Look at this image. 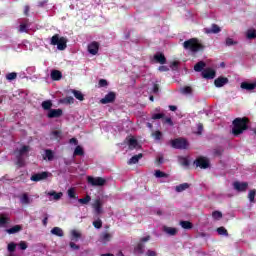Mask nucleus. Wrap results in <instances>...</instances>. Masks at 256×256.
<instances>
[{"mask_svg": "<svg viewBox=\"0 0 256 256\" xmlns=\"http://www.w3.org/2000/svg\"><path fill=\"white\" fill-rule=\"evenodd\" d=\"M249 118L247 117H238L235 118L232 122V134L235 137H238V135H243L247 129H249Z\"/></svg>", "mask_w": 256, "mask_h": 256, "instance_id": "obj_1", "label": "nucleus"}, {"mask_svg": "<svg viewBox=\"0 0 256 256\" xmlns=\"http://www.w3.org/2000/svg\"><path fill=\"white\" fill-rule=\"evenodd\" d=\"M184 49L187 51H191L192 53H198V51H203L205 49V45H203L201 42H199V39L197 38H191L189 40H186L183 43Z\"/></svg>", "mask_w": 256, "mask_h": 256, "instance_id": "obj_2", "label": "nucleus"}, {"mask_svg": "<svg viewBox=\"0 0 256 256\" xmlns=\"http://www.w3.org/2000/svg\"><path fill=\"white\" fill-rule=\"evenodd\" d=\"M50 45H57L59 51H65L67 49V38L55 34L51 38Z\"/></svg>", "mask_w": 256, "mask_h": 256, "instance_id": "obj_3", "label": "nucleus"}, {"mask_svg": "<svg viewBox=\"0 0 256 256\" xmlns=\"http://www.w3.org/2000/svg\"><path fill=\"white\" fill-rule=\"evenodd\" d=\"M172 149H189V141L185 138H175L170 141Z\"/></svg>", "mask_w": 256, "mask_h": 256, "instance_id": "obj_4", "label": "nucleus"}, {"mask_svg": "<svg viewBox=\"0 0 256 256\" xmlns=\"http://www.w3.org/2000/svg\"><path fill=\"white\" fill-rule=\"evenodd\" d=\"M87 182L92 185V187H103V185H105V183H107V180H105L102 177H92V176H88L87 177Z\"/></svg>", "mask_w": 256, "mask_h": 256, "instance_id": "obj_5", "label": "nucleus"}, {"mask_svg": "<svg viewBox=\"0 0 256 256\" xmlns=\"http://www.w3.org/2000/svg\"><path fill=\"white\" fill-rule=\"evenodd\" d=\"M117 99V93L115 92H109L108 94L105 95L104 98L100 100V103L102 105H107L109 103H115V100Z\"/></svg>", "mask_w": 256, "mask_h": 256, "instance_id": "obj_6", "label": "nucleus"}, {"mask_svg": "<svg viewBox=\"0 0 256 256\" xmlns=\"http://www.w3.org/2000/svg\"><path fill=\"white\" fill-rule=\"evenodd\" d=\"M194 165H196V167H199L200 169H208L209 167V160L203 156L198 157L195 161H194Z\"/></svg>", "mask_w": 256, "mask_h": 256, "instance_id": "obj_7", "label": "nucleus"}, {"mask_svg": "<svg viewBox=\"0 0 256 256\" xmlns=\"http://www.w3.org/2000/svg\"><path fill=\"white\" fill-rule=\"evenodd\" d=\"M49 177V172H40L33 174L30 177V181H34L35 183H39V181H45Z\"/></svg>", "mask_w": 256, "mask_h": 256, "instance_id": "obj_8", "label": "nucleus"}, {"mask_svg": "<svg viewBox=\"0 0 256 256\" xmlns=\"http://www.w3.org/2000/svg\"><path fill=\"white\" fill-rule=\"evenodd\" d=\"M63 115V110L61 108L58 109H50L47 113L48 119H59Z\"/></svg>", "mask_w": 256, "mask_h": 256, "instance_id": "obj_9", "label": "nucleus"}, {"mask_svg": "<svg viewBox=\"0 0 256 256\" xmlns=\"http://www.w3.org/2000/svg\"><path fill=\"white\" fill-rule=\"evenodd\" d=\"M233 187L239 193H243L247 191V188L249 187V183L236 181L233 183Z\"/></svg>", "mask_w": 256, "mask_h": 256, "instance_id": "obj_10", "label": "nucleus"}, {"mask_svg": "<svg viewBox=\"0 0 256 256\" xmlns=\"http://www.w3.org/2000/svg\"><path fill=\"white\" fill-rule=\"evenodd\" d=\"M217 72L212 68H206L202 71V77L204 79H215Z\"/></svg>", "mask_w": 256, "mask_h": 256, "instance_id": "obj_11", "label": "nucleus"}, {"mask_svg": "<svg viewBox=\"0 0 256 256\" xmlns=\"http://www.w3.org/2000/svg\"><path fill=\"white\" fill-rule=\"evenodd\" d=\"M88 53H90V55H97V53H99V42L93 41L88 44Z\"/></svg>", "mask_w": 256, "mask_h": 256, "instance_id": "obj_12", "label": "nucleus"}, {"mask_svg": "<svg viewBox=\"0 0 256 256\" xmlns=\"http://www.w3.org/2000/svg\"><path fill=\"white\" fill-rule=\"evenodd\" d=\"M227 83H229V78L223 76H220L214 80V85L218 88L225 87Z\"/></svg>", "mask_w": 256, "mask_h": 256, "instance_id": "obj_13", "label": "nucleus"}, {"mask_svg": "<svg viewBox=\"0 0 256 256\" xmlns=\"http://www.w3.org/2000/svg\"><path fill=\"white\" fill-rule=\"evenodd\" d=\"M92 207L97 215H101V213H103V202L101 199H96L92 204Z\"/></svg>", "mask_w": 256, "mask_h": 256, "instance_id": "obj_14", "label": "nucleus"}, {"mask_svg": "<svg viewBox=\"0 0 256 256\" xmlns=\"http://www.w3.org/2000/svg\"><path fill=\"white\" fill-rule=\"evenodd\" d=\"M204 33H206V35L221 33V27L217 24H212V28H204Z\"/></svg>", "mask_w": 256, "mask_h": 256, "instance_id": "obj_15", "label": "nucleus"}, {"mask_svg": "<svg viewBox=\"0 0 256 256\" xmlns=\"http://www.w3.org/2000/svg\"><path fill=\"white\" fill-rule=\"evenodd\" d=\"M50 139H54L55 141H61L63 139V131L54 130L50 133Z\"/></svg>", "mask_w": 256, "mask_h": 256, "instance_id": "obj_16", "label": "nucleus"}, {"mask_svg": "<svg viewBox=\"0 0 256 256\" xmlns=\"http://www.w3.org/2000/svg\"><path fill=\"white\" fill-rule=\"evenodd\" d=\"M50 77L52 81H61V79H63V73L59 70H52Z\"/></svg>", "mask_w": 256, "mask_h": 256, "instance_id": "obj_17", "label": "nucleus"}, {"mask_svg": "<svg viewBox=\"0 0 256 256\" xmlns=\"http://www.w3.org/2000/svg\"><path fill=\"white\" fill-rule=\"evenodd\" d=\"M154 61L160 63V65H165V63H167V58H165L163 53H157L154 55Z\"/></svg>", "mask_w": 256, "mask_h": 256, "instance_id": "obj_18", "label": "nucleus"}, {"mask_svg": "<svg viewBox=\"0 0 256 256\" xmlns=\"http://www.w3.org/2000/svg\"><path fill=\"white\" fill-rule=\"evenodd\" d=\"M240 87L246 91H253L256 88V83L242 82Z\"/></svg>", "mask_w": 256, "mask_h": 256, "instance_id": "obj_19", "label": "nucleus"}, {"mask_svg": "<svg viewBox=\"0 0 256 256\" xmlns=\"http://www.w3.org/2000/svg\"><path fill=\"white\" fill-rule=\"evenodd\" d=\"M163 231L164 233H167V235H170L171 237H175V235H177V228L164 226Z\"/></svg>", "mask_w": 256, "mask_h": 256, "instance_id": "obj_20", "label": "nucleus"}, {"mask_svg": "<svg viewBox=\"0 0 256 256\" xmlns=\"http://www.w3.org/2000/svg\"><path fill=\"white\" fill-rule=\"evenodd\" d=\"M30 147L27 145L22 146L19 150H16V156L23 157L24 155H27L29 153Z\"/></svg>", "mask_w": 256, "mask_h": 256, "instance_id": "obj_21", "label": "nucleus"}, {"mask_svg": "<svg viewBox=\"0 0 256 256\" xmlns=\"http://www.w3.org/2000/svg\"><path fill=\"white\" fill-rule=\"evenodd\" d=\"M205 67H207V64L204 61H199L194 65V71L201 73V71H204L203 69H205Z\"/></svg>", "mask_w": 256, "mask_h": 256, "instance_id": "obj_22", "label": "nucleus"}, {"mask_svg": "<svg viewBox=\"0 0 256 256\" xmlns=\"http://www.w3.org/2000/svg\"><path fill=\"white\" fill-rule=\"evenodd\" d=\"M128 147L130 151H133V149H137V147H139V142L137 141V139L132 137L128 140Z\"/></svg>", "mask_w": 256, "mask_h": 256, "instance_id": "obj_23", "label": "nucleus"}, {"mask_svg": "<svg viewBox=\"0 0 256 256\" xmlns=\"http://www.w3.org/2000/svg\"><path fill=\"white\" fill-rule=\"evenodd\" d=\"M43 159L48 160V161H53V159H55V153H53V150L46 149L45 150V155L43 156Z\"/></svg>", "mask_w": 256, "mask_h": 256, "instance_id": "obj_24", "label": "nucleus"}, {"mask_svg": "<svg viewBox=\"0 0 256 256\" xmlns=\"http://www.w3.org/2000/svg\"><path fill=\"white\" fill-rule=\"evenodd\" d=\"M23 227L21 225H15L10 229L6 230V233H8L9 235H15V233H19V231H22Z\"/></svg>", "mask_w": 256, "mask_h": 256, "instance_id": "obj_25", "label": "nucleus"}, {"mask_svg": "<svg viewBox=\"0 0 256 256\" xmlns=\"http://www.w3.org/2000/svg\"><path fill=\"white\" fill-rule=\"evenodd\" d=\"M139 159H143L142 153L132 156L128 161V165H135L136 163H139Z\"/></svg>", "mask_w": 256, "mask_h": 256, "instance_id": "obj_26", "label": "nucleus"}, {"mask_svg": "<svg viewBox=\"0 0 256 256\" xmlns=\"http://www.w3.org/2000/svg\"><path fill=\"white\" fill-rule=\"evenodd\" d=\"M113 236L110 234V233H107V232H103L101 235H100V241H102V243H109V241H111V238Z\"/></svg>", "mask_w": 256, "mask_h": 256, "instance_id": "obj_27", "label": "nucleus"}, {"mask_svg": "<svg viewBox=\"0 0 256 256\" xmlns=\"http://www.w3.org/2000/svg\"><path fill=\"white\" fill-rule=\"evenodd\" d=\"M11 219L7 217L5 214H0V227H5V225H9Z\"/></svg>", "mask_w": 256, "mask_h": 256, "instance_id": "obj_28", "label": "nucleus"}, {"mask_svg": "<svg viewBox=\"0 0 256 256\" xmlns=\"http://www.w3.org/2000/svg\"><path fill=\"white\" fill-rule=\"evenodd\" d=\"M134 251L139 253V255H143V253H145V244H143V242H139L134 248Z\"/></svg>", "mask_w": 256, "mask_h": 256, "instance_id": "obj_29", "label": "nucleus"}, {"mask_svg": "<svg viewBox=\"0 0 256 256\" xmlns=\"http://www.w3.org/2000/svg\"><path fill=\"white\" fill-rule=\"evenodd\" d=\"M29 20H25V23H21L19 26V32L20 33H28L29 31V24H28Z\"/></svg>", "mask_w": 256, "mask_h": 256, "instance_id": "obj_30", "label": "nucleus"}, {"mask_svg": "<svg viewBox=\"0 0 256 256\" xmlns=\"http://www.w3.org/2000/svg\"><path fill=\"white\" fill-rule=\"evenodd\" d=\"M51 107H53V102H51V100L42 102V109H44V111H51Z\"/></svg>", "mask_w": 256, "mask_h": 256, "instance_id": "obj_31", "label": "nucleus"}, {"mask_svg": "<svg viewBox=\"0 0 256 256\" xmlns=\"http://www.w3.org/2000/svg\"><path fill=\"white\" fill-rule=\"evenodd\" d=\"M72 93L75 97V99H78V101H85V96L83 93L79 90H72Z\"/></svg>", "mask_w": 256, "mask_h": 256, "instance_id": "obj_32", "label": "nucleus"}, {"mask_svg": "<svg viewBox=\"0 0 256 256\" xmlns=\"http://www.w3.org/2000/svg\"><path fill=\"white\" fill-rule=\"evenodd\" d=\"M74 157H83V155H85V151L83 150V147L81 146H76L74 153H73Z\"/></svg>", "mask_w": 256, "mask_h": 256, "instance_id": "obj_33", "label": "nucleus"}, {"mask_svg": "<svg viewBox=\"0 0 256 256\" xmlns=\"http://www.w3.org/2000/svg\"><path fill=\"white\" fill-rule=\"evenodd\" d=\"M52 235H56V237H63L64 233H63V229H61L60 227H54L51 230Z\"/></svg>", "mask_w": 256, "mask_h": 256, "instance_id": "obj_34", "label": "nucleus"}, {"mask_svg": "<svg viewBox=\"0 0 256 256\" xmlns=\"http://www.w3.org/2000/svg\"><path fill=\"white\" fill-rule=\"evenodd\" d=\"M20 203H22V205H29L31 203V199H29V195L27 193L22 194Z\"/></svg>", "mask_w": 256, "mask_h": 256, "instance_id": "obj_35", "label": "nucleus"}, {"mask_svg": "<svg viewBox=\"0 0 256 256\" xmlns=\"http://www.w3.org/2000/svg\"><path fill=\"white\" fill-rule=\"evenodd\" d=\"M48 195L50 197H54V201H59V199H61L63 197V192H55V191H52V192H49Z\"/></svg>", "mask_w": 256, "mask_h": 256, "instance_id": "obj_36", "label": "nucleus"}, {"mask_svg": "<svg viewBox=\"0 0 256 256\" xmlns=\"http://www.w3.org/2000/svg\"><path fill=\"white\" fill-rule=\"evenodd\" d=\"M16 165L17 167L21 168V167H25V158L23 156H17L16 155Z\"/></svg>", "mask_w": 256, "mask_h": 256, "instance_id": "obj_37", "label": "nucleus"}, {"mask_svg": "<svg viewBox=\"0 0 256 256\" xmlns=\"http://www.w3.org/2000/svg\"><path fill=\"white\" fill-rule=\"evenodd\" d=\"M67 195L70 199H79L77 193L75 192V188H69L67 191Z\"/></svg>", "mask_w": 256, "mask_h": 256, "instance_id": "obj_38", "label": "nucleus"}, {"mask_svg": "<svg viewBox=\"0 0 256 256\" xmlns=\"http://www.w3.org/2000/svg\"><path fill=\"white\" fill-rule=\"evenodd\" d=\"M186 189H189V183H183L176 186L177 193H182V191H185Z\"/></svg>", "mask_w": 256, "mask_h": 256, "instance_id": "obj_39", "label": "nucleus"}, {"mask_svg": "<svg viewBox=\"0 0 256 256\" xmlns=\"http://www.w3.org/2000/svg\"><path fill=\"white\" fill-rule=\"evenodd\" d=\"M90 201H91V196L89 195H86V197L84 198L78 199V203H80V205H89Z\"/></svg>", "mask_w": 256, "mask_h": 256, "instance_id": "obj_40", "label": "nucleus"}, {"mask_svg": "<svg viewBox=\"0 0 256 256\" xmlns=\"http://www.w3.org/2000/svg\"><path fill=\"white\" fill-rule=\"evenodd\" d=\"M216 231H217L218 235H223L224 237H229V232L223 226L217 228Z\"/></svg>", "mask_w": 256, "mask_h": 256, "instance_id": "obj_41", "label": "nucleus"}, {"mask_svg": "<svg viewBox=\"0 0 256 256\" xmlns=\"http://www.w3.org/2000/svg\"><path fill=\"white\" fill-rule=\"evenodd\" d=\"M155 177L157 179L167 178V177H169V174H167V173H165V172H163L161 170H156L155 171Z\"/></svg>", "mask_w": 256, "mask_h": 256, "instance_id": "obj_42", "label": "nucleus"}, {"mask_svg": "<svg viewBox=\"0 0 256 256\" xmlns=\"http://www.w3.org/2000/svg\"><path fill=\"white\" fill-rule=\"evenodd\" d=\"M182 229H193V223L189 221H180Z\"/></svg>", "mask_w": 256, "mask_h": 256, "instance_id": "obj_43", "label": "nucleus"}, {"mask_svg": "<svg viewBox=\"0 0 256 256\" xmlns=\"http://www.w3.org/2000/svg\"><path fill=\"white\" fill-rule=\"evenodd\" d=\"M71 235V241H79V239H81V234L77 230H72Z\"/></svg>", "mask_w": 256, "mask_h": 256, "instance_id": "obj_44", "label": "nucleus"}, {"mask_svg": "<svg viewBox=\"0 0 256 256\" xmlns=\"http://www.w3.org/2000/svg\"><path fill=\"white\" fill-rule=\"evenodd\" d=\"M60 102L65 103L66 105H73V103H75V98H73L72 96H68L62 99Z\"/></svg>", "mask_w": 256, "mask_h": 256, "instance_id": "obj_45", "label": "nucleus"}, {"mask_svg": "<svg viewBox=\"0 0 256 256\" xmlns=\"http://www.w3.org/2000/svg\"><path fill=\"white\" fill-rule=\"evenodd\" d=\"M247 39H256V30L255 29H249L246 33Z\"/></svg>", "mask_w": 256, "mask_h": 256, "instance_id": "obj_46", "label": "nucleus"}, {"mask_svg": "<svg viewBox=\"0 0 256 256\" xmlns=\"http://www.w3.org/2000/svg\"><path fill=\"white\" fill-rule=\"evenodd\" d=\"M212 217L213 219H215L216 221H219V219L223 218V213H221V211H213L212 212Z\"/></svg>", "mask_w": 256, "mask_h": 256, "instance_id": "obj_47", "label": "nucleus"}, {"mask_svg": "<svg viewBox=\"0 0 256 256\" xmlns=\"http://www.w3.org/2000/svg\"><path fill=\"white\" fill-rule=\"evenodd\" d=\"M15 249H17V244L15 242H11L7 246V250L9 253H15Z\"/></svg>", "mask_w": 256, "mask_h": 256, "instance_id": "obj_48", "label": "nucleus"}, {"mask_svg": "<svg viewBox=\"0 0 256 256\" xmlns=\"http://www.w3.org/2000/svg\"><path fill=\"white\" fill-rule=\"evenodd\" d=\"M6 79L7 81H15V79H17V73L12 72V73L6 74Z\"/></svg>", "mask_w": 256, "mask_h": 256, "instance_id": "obj_49", "label": "nucleus"}, {"mask_svg": "<svg viewBox=\"0 0 256 256\" xmlns=\"http://www.w3.org/2000/svg\"><path fill=\"white\" fill-rule=\"evenodd\" d=\"M182 93L184 95H191V93H193V88H191V86H185L182 88Z\"/></svg>", "mask_w": 256, "mask_h": 256, "instance_id": "obj_50", "label": "nucleus"}, {"mask_svg": "<svg viewBox=\"0 0 256 256\" xmlns=\"http://www.w3.org/2000/svg\"><path fill=\"white\" fill-rule=\"evenodd\" d=\"M255 195H256V190H250L249 194H248V198L250 203H253L255 201Z\"/></svg>", "mask_w": 256, "mask_h": 256, "instance_id": "obj_51", "label": "nucleus"}, {"mask_svg": "<svg viewBox=\"0 0 256 256\" xmlns=\"http://www.w3.org/2000/svg\"><path fill=\"white\" fill-rule=\"evenodd\" d=\"M93 227H95V229H101V227H103V221H101V219L94 221Z\"/></svg>", "mask_w": 256, "mask_h": 256, "instance_id": "obj_52", "label": "nucleus"}, {"mask_svg": "<svg viewBox=\"0 0 256 256\" xmlns=\"http://www.w3.org/2000/svg\"><path fill=\"white\" fill-rule=\"evenodd\" d=\"M180 164L183 167H189V159L185 158V157H181L180 158Z\"/></svg>", "mask_w": 256, "mask_h": 256, "instance_id": "obj_53", "label": "nucleus"}, {"mask_svg": "<svg viewBox=\"0 0 256 256\" xmlns=\"http://www.w3.org/2000/svg\"><path fill=\"white\" fill-rule=\"evenodd\" d=\"M170 69H172V71H177V69H179V61H173L170 64Z\"/></svg>", "mask_w": 256, "mask_h": 256, "instance_id": "obj_54", "label": "nucleus"}, {"mask_svg": "<svg viewBox=\"0 0 256 256\" xmlns=\"http://www.w3.org/2000/svg\"><path fill=\"white\" fill-rule=\"evenodd\" d=\"M165 114L164 113H157L152 115V119L157 120V119H164Z\"/></svg>", "mask_w": 256, "mask_h": 256, "instance_id": "obj_55", "label": "nucleus"}, {"mask_svg": "<svg viewBox=\"0 0 256 256\" xmlns=\"http://www.w3.org/2000/svg\"><path fill=\"white\" fill-rule=\"evenodd\" d=\"M98 85H99V87H107V85H109V83L105 79H100L98 82Z\"/></svg>", "mask_w": 256, "mask_h": 256, "instance_id": "obj_56", "label": "nucleus"}, {"mask_svg": "<svg viewBox=\"0 0 256 256\" xmlns=\"http://www.w3.org/2000/svg\"><path fill=\"white\" fill-rule=\"evenodd\" d=\"M19 245V248L22 250V251H25V249H27V242L25 241H20V243L18 244Z\"/></svg>", "mask_w": 256, "mask_h": 256, "instance_id": "obj_57", "label": "nucleus"}, {"mask_svg": "<svg viewBox=\"0 0 256 256\" xmlns=\"http://www.w3.org/2000/svg\"><path fill=\"white\" fill-rule=\"evenodd\" d=\"M226 45L231 47V45H237V42L233 41L231 38H226Z\"/></svg>", "mask_w": 256, "mask_h": 256, "instance_id": "obj_58", "label": "nucleus"}, {"mask_svg": "<svg viewBox=\"0 0 256 256\" xmlns=\"http://www.w3.org/2000/svg\"><path fill=\"white\" fill-rule=\"evenodd\" d=\"M71 249H74L75 251H79V249H81V247L77 244H75L74 242H70L69 243Z\"/></svg>", "mask_w": 256, "mask_h": 256, "instance_id": "obj_59", "label": "nucleus"}, {"mask_svg": "<svg viewBox=\"0 0 256 256\" xmlns=\"http://www.w3.org/2000/svg\"><path fill=\"white\" fill-rule=\"evenodd\" d=\"M158 70L161 72V73H165L167 71H169V67L165 66V65H162V66H159Z\"/></svg>", "mask_w": 256, "mask_h": 256, "instance_id": "obj_60", "label": "nucleus"}, {"mask_svg": "<svg viewBox=\"0 0 256 256\" xmlns=\"http://www.w3.org/2000/svg\"><path fill=\"white\" fill-rule=\"evenodd\" d=\"M223 148H217L216 150H215V155H216V157H221V155H223Z\"/></svg>", "mask_w": 256, "mask_h": 256, "instance_id": "obj_61", "label": "nucleus"}, {"mask_svg": "<svg viewBox=\"0 0 256 256\" xmlns=\"http://www.w3.org/2000/svg\"><path fill=\"white\" fill-rule=\"evenodd\" d=\"M163 136V134L161 133V131H156L154 133V137L155 139H157L159 141V139H161V137Z\"/></svg>", "mask_w": 256, "mask_h": 256, "instance_id": "obj_62", "label": "nucleus"}, {"mask_svg": "<svg viewBox=\"0 0 256 256\" xmlns=\"http://www.w3.org/2000/svg\"><path fill=\"white\" fill-rule=\"evenodd\" d=\"M203 133V124H198L197 135H201Z\"/></svg>", "mask_w": 256, "mask_h": 256, "instance_id": "obj_63", "label": "nucleus"}, {"mask_svg": "<svg viewBox=\"0 0 256 256\" xmlns=\"http://www.w3.org/2000/svg\"><path fill=\"white\" fill-rule=\"evenodd\" d=\"M146 255L147 256H157V252L156 251H153V250H148L146 252Z\"/></svg>", "mask_w": 256, "mask_h": 256, "instance_id": "obj_64", "label": "nucleus"}]
</instances>
